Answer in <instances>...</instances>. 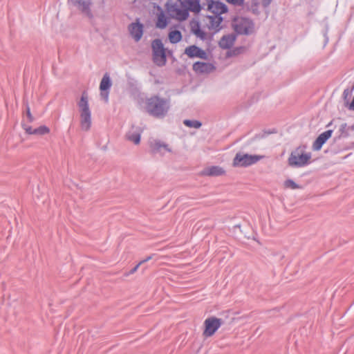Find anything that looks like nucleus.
Here are the masks:
<instances>
[{
	"label": "nucleus",
	"mask_w": 354,
	"mask_h": 354,
	"mask_svg": "<svg viewBox=\"0 0 354 354\" xmlns=\"http://www.w3.org/2000/svg\"><path fill=\"white\" fill-rule=\"evenodd\" d=\"M145 107L150 115L156 118L164 117L169 109L168 101L158 95L147 98Z\"/></svg>",
	"instance_id": "obj_1"
},
{
	"label": "nucleus",
	"mask_w": 354,
	"mask_h": 354,
	"mask_svg": "<svg viewBox=\"0 0 354 354\" xmlns=\"http://www.w3.org/2000/svg\"><path fill=\"white\" fill-rule=\"evenodd\" d=\"M311 158L312 154L307 151L306 146L301 145L291 151L288 162L292 167H303L310 163Z\"/></svg>",
	"instance_id": "obj_2"
},
{
	"label": "nucleus",
	"mask_w": 354,
	"mask_h": 354,
	"mask_svg": "<svg viewBox=\"0 0 354 354\" xmlns=\"http://www.w3.org/2000/svg\"><path fill=\"white\" fill-rule=\"evenodd\" d=\"M78 107L80 117V127L83 131H87L91 127V111L89 109L88 100L86 94L83 93L80 102Z\"/></svg>",
	"instance_id": "obj_3"
},
{
	"label": "nucleus",
	"mask_w": 354,
	"mask_h": 354,
	"mask_svg": "<svg viewBox=\"0 0 354 354\" xmlns=\"http://www.w3.org/2000/svg\"><path fill=\"white\" fill-rule=\"evenodd\" d=\"M166 9L171 17L178 21H184L189 16V12L181 0H168Z\"/></svg>",
	"instance_id": "obj_4"
},
{
	"label": "nucleus",
	"mask_w": 354,
	"mask_h": 354,
	"mask_svg": "<svg viewBox=\"0 0 354 354\" xmlns=\"http://www.w3.org/2000/svg\"><path fill=\"white\" fill-rule=\"evenodd\" d=\"M222 319L216 317H209L203 322V336L205 338L213 336L222 325Z\"/></svg>",
	"instance_id": "obj_5"
},
{
	"label": "nucleus",
	"mask_w": 354,
	"mask_h": 354,
	"mask_svg": "<svg viewBox=\"0 0 354 354\" xmlns=\"http://www.w3.org/2000/svg\"><path fill=\"white\" fill-rule=\"evenodd\" d=\"M263 158L259 155H250L244 153H237L233 160L234 167H248L252 165Z\"/></svg>",
	"instance_id": "obj_6"
},
{
	"label": "nucleus",
	"mask_w": 354,
	"mask_h": 354,
	"mask_svg": "<svg viewBox=\"0 0 354 354\" xmlns=\"http://www.w3.org/2000/svg\"><path fill=\"white\" fill-rule=\"evenodd\" d=\"M233 27L239 34H250L254 30L253 23L248 19L239 17L234 20Z\"/></svg>",
	"instance_id": "obj_7"
},
{
	"label": "nucleus",
	"mask_w": 354,
	"mask_h": 354,
	"mask_svg": "<svg viewBox=\"0 0 354 354\" xmlns=\"http://www.w3.org/2000/svg\"><path fill=\"white\" fill-rule=\"evenodd\" d=\"M153 53V61L158 66H162L166 62L165 49L160 39H156L152 42Z\"/></svg>",
	"instance_id": "obj_8"
},
{
	"label": "nucleus",
	"mask_w": 354,
	"mask_h": 354,
	"mask_svg": "<svg viewBox=\"0 0 354 354\" xmlns=\"http://www.w3.org/2000/svg\"><path fill=\"white\" fill-rule=\"evenodd\" d=\"M111 85L112 84L109 75L108 73H105L101 80L100 84V95L106 102H107L109 100V90L110 89Z\"/></svg>",
	"instance_id": "obj_9"
},
{
	"label": "nucleus",
	"mask_w": 354,
	"mask_h": 354,
	"mask_svg": "<svg viewBox=\"0 0 354 354\" xmlns=\"http://www.w3.org/2000/svg\"><path fill=\"white\" fill-rule=\"evenodd\" d=\"M185 53L190 58L198 57L201 59H207L206 52L195 45L189 46L185 50Z\"/></svg>",
	"instance_id": "obj_10"
},
{
	"label": "nucleus",
	"mask_w": 354,
	"mask_h": 354,
	"mask_svg": "<svg viewBox=\"0 0 354 354\" xmlns=\"http://www.w3.org/2000/svg\"><path fill=\"white\" fill-rule=\"evenodd\" d=\"M333 133L332 130H328L321 133L315 141L313 142V148L315 151H319L322 147L323 145L329 139Z\"/></svg>",
	"instance_id": "obj_11"
},
{
	"label": "nucleus",
	"mask_w": 354,
	"mask_h": 354,
	"mask_svg": "<svg viewBox=\"0 0 354 354\" xmlns=\"http://www.w3.org/2000/svg\"><path fill=\"white\" fill-rule=\"evenodd\" d=\"M208 9L215 15L220 16L221 14L225 13L227 11L226 6L218 1H212L208 6Z\"/></svg>",
	"instance_id": "obj_12"
},
{
	"label": "nucleus",
	"mask_w": 354,
	"mask_h": 354,
	"mask_svg": "<svg viewBox=\"0 0 354 354\" xmlns=\"http://www.w3.org/2000/svg\"><path fill=\"white\" fill-rule=\"evenodd\" d=\"M193 69L198 73H209L214 70V67L209 63L198 62L193 65Z\"/></svg>",
	"instance_id": "obj_13"
},
{
	"label": "nucleus",
	"mask_w": 354,
	"mask_h": 354,
	"mask_svg": "<svg viewBox=\"0 0 354 354\" xmlns=\"http://www.w3.org/2000/svg\"><path fill=\"white\" fill-rule=\"evenodd\" d=\"M202 174L208 176H218L224 175L225 174V171L223 167L219 166H210L206 167L202 171Z\"/></svg>",
	"instance_id": "obj_14"
},
{
	"label": "nucleus",
	"mask_w": 354,
	"mask_h": 354,
	"mask_svg": "<svg viewBox=\"0 0 354 354\" xmlns=\"http://www.w3.org/2000/svg\"><path fill=\"white\" fill-rule=\"evenodd\" d=\"M129 32L131 35L134 38L136 41H138L142 36L143 26L139 23H133L129 26Z\"/></svg>",
	"instance_id": "obj_15"
},
{
	"label": "nucleus",
	"mask_w": 354,
	"mask_h": 354,
	"mask_svg": "<svg viewBox=\"0 0 354 354\" xmlns=\"http://www.w3.org/2000/svg\"><path fill=\"white\" fill-rule=\"evenodd\" d=\"M183 3L188 12L198 13L201 10L200 0H183Z\"/></svg>",
	"instance_id": "obj_16"
},
{
	"label": "nucleus",
	"mask_w": 354,
	"mask_h": 354,
	"mask_svg": "<svg viewBox=\"0 0 354 354\" xmlns=\"http://www.w3.org/2000/svg\"><path fill=\"white\" fill-rule=\"evenodd\" d=\"M234 41V37L232 35L223 36L219 41V45L223 48H230Z\"/></svg>",
	"instance_id": "obj_17"
},
{
	"label": "nucleus",
	"mask_w": 354,
	"mask_h": 354,
	"mask_svg": "<svg viewBox=\"0 0 354 354\" xmlns=\"http://www.w3.org/2000/svg\"><path fill=\"white\" fill-rule=\"evenodd\" d=\"M71 3L77 6L80 10L86 12L89 8V0H70Z\"/></svg>",
	"instance_id": "obj_18"
},
{
	"label": "nucleus",
	"mask_w": 354,
	"mask_h": 354,
	"mask_svg": "<svg viewBox=\"0 0 354 354\" xmlns=\"http://www.w3.org/2000/svg\"><path fill=\"white\" fill-rule=\"evenodd\" d=\"M140 134L141 132L140 131H129L126 137L128 140L133 142L135 145H138L140 142Z\"/></svg>",
	"instance_id": "obj_19"
},
{
	"label": "nucleus",
	"mask_w": 354,
	"mask_h": 354,
	"mask_svg": "<svg viewBox=\"0 0 354 354\" xmlns=\"http://www.w3.org/2000/svg\"><path fill=\"white\" fill-rule=\"evenodd\" d=\"M168 37L172 44H176L182 39V34L179 30H172L169 32Z\"/></svg>",
	"instance_id": "obj_20"
},
{
	"label": "nucleus",
	"mask_w": 354,
	"mask_h": 354,
	"mask_svg": "<svg viewBox=\"0 0 354 354\" xmlns=\"http://www.w3.org/2000/svg\"><path fill=\"white\" fill-rule=\"evenodd\" d=\"M153 152H161L162 149L169 151L167 145L160 143L159 141L154 140L150 144Z\"/></svg>",
	"instance_id": "obj_21"
},
{
	"label": "nucleus",
	"mask_w": 354,
	"mask_h": 354,
	"mask_svg": "<svg viewBox=\"0 0 354 354\" xmlns=\"http://www.w3.org/2000/svg\"><path fill=\"white\" fill-rule=\"evenodd\" d=\"M167 24H168L167 18L165 16V15L163 13V12L161 11L158 15V19H157V21H156V27L162 29V28H165L167 26Z\"/></svg>",
	"instance_id": "obj_22"
},
{
	"label": "nucleus",
	"mask_w": 354,
	"mask_h": 354,
	"mask_svg": "<svg viewBox=\"0 0 354 354\" xmlns=\"http://www.w3.org/2000/svg\"><path fill=\"white\" fill-rule=\"evenodd\" d=\"M209 28L216 30L220 26L222 22V18L221 16L214 15L209 17Z\"/></svg>",
	"instance_id": "obj_23"
},
{
	"label": "nucleus",
	"mask_w": 354,
	"mask_h": 354,
	"mask_svg": "<svg viewBox=\"0 0 354 354\" xmlns=\"http://www.w3.org/2000/svg\"><path fill=\"white\" fill-rule=\"evenodd\" d=\"M50 132V129L45 125L40 126L36 129H34V135L43 136L48 134Z\"/></svg>",
	"instance_id": "obj_24"
},
{
	"label": "nucleus",
	"mask_w": 354,
	"mask_h": 354,
	"mask_svg": "<svg viewBox=\"0 0 354 354\" xmlns=\"http://www.w3.org/2000/svg\"><path fill=\"white\" fill-rule=\"evenodd\" d=\"M192 30L194 35H196L197 37L201 39H203L205 37V33L200 29L198 24L193 25L192 27Z\"/></svg>",
	"instance_id": "obj_25"
},
{
	"label": "nucleus",
	"mask_w": 354,
	"mask_h": 354,
	"mask_svg": "<svg viewBox=\"0 0 354 354\" xmlns=\"http://www.w3.org/2000/svg\"><path fill=\"white\" fill-rule=\"evenodd\" d=\"M184 124L188 127L198 129L201 126V123L198 120H185L183 122Z\"/></svg>",
	"instance_id": "obj_26"
},
{
	"label": "nucleus",
	"mask_w": 354,
	"mask_h": 354,
	"mask_svg": "<svg viewBox=\"0 0 354 354\" xmlns=\"http://www.w3.org/2000/svg\"><path fill=\"white\" fill-rule=\"evenodd\" d=\"M284 186L286 188L291 189H296L300 188V187L296 183H295L292 180L290 179L286 180L284 182Z\"/></svg>",
	"instance_id": "obj_27"
},
{
	"label": "nucleus",
	"mask_w": 354,
	"mask_h": 354,
	"mask_svg": "<svg viewBox=\"0 0 354 354\" xmlns=\"http://www.w3.org/2000/svg\"><path fill=\"white\" fill-rule=\"evenodd\" d=\"M230 4L235 6H241L243 5L244 0H225Z\"/></svg>",
	"instance_id": "obj_28"
},
{
	"label": "nucleus",
	"mask_w": 354,
	"mask_h": 354,
	"mask_svg": "<svg viewBox=\"0 0 354 354\" xmlns=\"http://www.w3.org/2000/svg\"><path fill=\"white\" fill-rule=\"evenodd\" d=\"M23 128L26 133H28L29 135H34V133H33L34 129H32L31 127L26 125V124H24Z\"/></svg>",
	"instance_id": "obj_29"
},
{
	"label": "nucleus",
	"mask_w": 354,
	"mask_h": 354,
	"mask_svg": "<svg viewBox=\"0 0 354 354\" xmlns=\"http://www.w3.org/2000/svg\"><path fill=\"white\" fill-rule=\"evenodd\" d=\"M26 115H27V117L28 118L29 122H31L33 121L34 118H33V116L31 114L30 109V107L28 106H27V107H26Z\"/></svg>",
	"instance_id": "obj_30"
},
{
	"label": "nucleus",
	"mask_w": 354,
	"mask_h": 354,
	"mask_svg": "<svg viewBox=\"0 0 354 354\" xmlns=\"http://www.w3.org/2000/svg\"><path fill=\"white\" fill-rule=\"evenodd\" d=\"M140 265H141V263L140 262L138 264H137V265H136V266H135V267H134V268H133L130 271V274H133V273H135V272L138 270V268L140 266Z\"/></svg>",
	"instance_id": "obj_31"
},
{
	"label": "nucleus",
	"mask_w": 354,
	"mask_h": 354,
	"mask_svg": "<svg viewBox=\"0 0 354 354\" xmlns=\"http://www.w3.org/2000/svg\"><path fill=\"white\" fill-rule=\"evenodd\" d=\"M151 259H152V257L151 256H149L145 259L141 261L140 263H141V264H142L143 263H145V262L151 260Z\"/></svg>",
	"instance_id": "obj_32"
},
{
	"label": "nucleus",
	"mask_w": 354,
	"mask_h": 354,
	"mask_svg": "<svg viewBox=\"0 0 354 354\" xmlns=\"http://www.w3.org/2000/svg\"><path fill=\"white\" fill-rule=\"evenodd\" d=\"M272 0H262L263 4L266 6L270 3Z\"/></svg>",
	"instance_id": "obj_33"
},
{
	"label": "nucleus",
	"mask_w": 354,
	"mask_h": 354,
	"mask_svg": "<svg viewBox=\"0 0 354 354\" xmlns=\"http://www.w3.org/2000/svg\"><path fill=\"white\" fill-rule=\"evenodd\" d=\"M349 109H351V110H353L354 111V97H353V100L351 101L350 105H349Z\"/></svg>",
	"instance_id": "obj_34"
},
{
	"label": "nucleus",
	"mask_w": 354,
	"mask_h": 354,
	"mask_svg": "<svg viewBox=\"0 0 354 354\" xmlns=\"http://www.w3.org/2000/svg\"><path fill=\"white\" fill-rule=\"evenodd\" d=\"M259 5V3L257 1L254 2V6L257 7Z\"/></svg>",
	"instance_id": "obj_35"
}]
</instances>
